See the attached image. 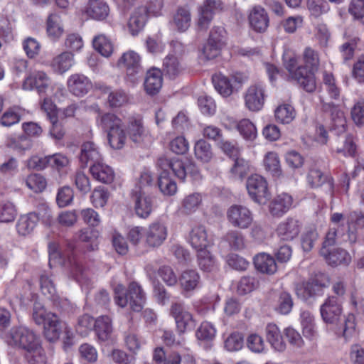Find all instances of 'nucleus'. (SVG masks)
Here are the masks:
<instances>
[{
	"label": "nucleus",
	"instance_id": "c03bdc74",
	"mask_svg": "<svg viewBox=\"0 0 364 364\" xmlns=\"http://www.w3.org/2000/svg\"><path fill=\"white\" fill-rule=\"evenodd\" d=\"M203 201L202 195L193 193L186 196L181 202V211L185 214H191L196 211Z\"/></svg>",
	"mask_w": 364,
	"mask_h": 364
},
{
	"label": "nucleus",
	"instance_id": "a18cd8bd",
	"mask_svg": "<svg viewBox=\"0 0 364 364\" xmlns=\"http://www.w3.org/2000/svg\"><path fill=\"white\" fill-rule=\"evenodd\" d=\"M182 66L176 56L168 55L164 59L163 70L165 75L170 78L177 77L182 72Z\"/></svg>",
	"mask_w": 364,
	"mask_h": 364
},
{
	"label": "nucleus",
	"instance_id": "338daca9",
	"mask_svg": "<svg viewBox=\"0 0 364 364\" xmlns=\"http://www.w3.org/2000/svg\"><path fill=\"white\" fill-rule=\"evenodd\" d=\"M76 188L83 195L87 194L91 189L89 177L82 171H77L73 176Z\"/></svg>",
	"mask_w": 364,
	"mask_h": 364
},
{
	"label": "nucleus",
	"instance_id": "f704fd0d",
	"mask_svg": "<svg viewBox=\"0 0 364 364\" xmlns=\"http://www.w3.org/2000/svg\"><path fill=\"white\" fill-rule=\"evenodd\" d=\"M76 236L80 242L87 244L86 246L87 251H95L98 249V231L87 228H83L77 232Z\"/></svg>",
	"mask_w": 364,
	"mask_h": 364
},
{
	"label": "nucleus",
	"instance_id": "a211bd4d",
	"mask_svg": "<svg viewBox=\"0 0 364 364\" xmlns=\"http://www.w3.org/2000/svg\"><path fill=\"white\" fill-rule=\"evenodd\" d=\"M301 57L304 63L301 66L304 67L306 74L309 75L308 73H310L312 75L314 92L316 88L314 72L318 70L320 64L318 53L311 47L308 46L304 48Z\"/></svg>",
	"mask_w": 364,
	"mask_h": 364
},
{
	"label": "nucleus",
	"instance_id": "412c9836",
	"mask_svg": "<svg viewBox=\"0 0 364 364\" xmlns=\"http://www.w3.org/2000/svg\"><path fill=\"white\" fill-rule=\"evenodd\" d=\"M93 329L100 341H109L113 333L112 318L108 316H98L94 322Z\"/></svg>",
	"mask_w": 364,
	"mask_h": 364
},
{
	"label": "nucleus",
	"instance_id": "e2e57ef3",
	"mask_svg": "<svg viewBox=\"0 0 364 364\" xmlns=\"http://www.w3.org/2000/svg\"><path fill=\"white\" fill-rule=\"evenodd\" d=\"M25 357L28 364L46 363V358L40 344L33 347L32 349L26 350Z\"/></svg>",
	"mask_w": 364,
	"mask_h": 364
},
{
	"label": "nucleus",
	"instance_id": "37998d69",
	"mask_svg": "<svg viewBox=\"0 0 364 364\" xmlns=\"http://www.w3.org/2000/svg\"><path fill=\"white\" fill-rule=\"evenodd\" d=\"M331 228L336 230V235L343 241H348L350 244H355L358 240L357 230L349 223L347 226L343 223L337 225H333Z\"/></svg>",
	"mask_w": 364,
	"mask_h": 364
},
{
	"label": "nucleus",
	"instance_id": "4468645a",
	"mask_svg": "<svg viewBox=\"0 0 364 364\" xmlns=\"http://www.w3.org/2000/svg\"><path fill=\"white\" fill-rule=\"evenodd\" d=\"M80 166L86 168L103 161L97 146L92 141L84 142L80 147L79 155Z\"/></svg>",
	"mask_w": 364,
	"mask_h": 364
},
{
	"label": "nucleus",
	"instance_id": "72a5a7b5",
	"mask_svg": "<svg viewBox=\"0 0 364 364\" xmlns=\"http://www.w3.org/2000/svg\"><path fill=\"white\" fill-rule=\"evenodd\" d=\"M73 63V54L70 51H65L53 58L50 65L55 72L63 74L68 71Z\"/></svg>",
	"mask_w": 364,
	"mask_h": 364
},
{
	"label": "nucleus",
	"instance_id": "bb28decb",
	"mask_svg": "<svg viewBox=\"0 0 364 364\" xmlns=\"http://www.w3.org/2000/svg\"><path fill=\"white\" fill-rule=\"evenodd\" d=\"M83 12L90 18L102 21L108 16L109 9L108 5L101 0H90Z\"/></svg>",
	"mask_w": 364,
	"mask_h": 364
},
{
	"label": "nucleus",
	"instance_id": "c756f323",
	"mask_svg": "<svg viewBox=\"0 0 364 364\" xmlns=\"http://www.w3.org/2000/svg\"><path fill=\"white\" fill-rule=\"evenodd\" d=\"M265 331L267 341L275 350L282 352L286 349V343L276 324L268 323Z\"/></svg>",
	"mask_w": 364,
	"mask_h": 364
},
{
	"label": "nucleus",
	"instance_id": "c9c22d12",
	"mask_svg": "<svg viewBox=\"0 0 364 364\" xmlns=\"http://www.w3.org/2000/svg\"><path fill=\"white\" fill-rule=\"evenodd\" d=\"M307 182L311 188L321 187L325 183H328L330 189L333 187V183L331 178L323 173L320 169L311 168L307 174Z\"/></svg>",
	"mask_w": 364,
	"mask_h": 364
},
{
	"label": "nucleus",
	"instance_id": "ddd939ff",
	"mask_svg": "<svg viewBox=\"0 0 364 364\" xmlns=\"http://www.w3.org/2000/svg\"><path fill=\"white\" fill-rule=\"evenodd\" d=\"M248 21L250 28L255 32L264 33L269 25V17L267 11L261 6H253L249 11Z\"/></svg>",
	"mask_w": 364,
	"mask_h": 364
},
{
	"label": "nucleus",
	"instance_id": "5701e85b",
	"mask_svg": "<svg viewBox=\"0 0 364 364\" xmlns=\"http://www.w3.org/2000/svg\"><path fill=\"white\" fill-rule=\"evenodd\" d=\"M163 84L161 71L159 69L153 68L146 72L144 87L146 92L150 95L157 94Z\"/></svg>",
	"mask_w": 364,
	"mask_h": 364
},
{
	"label": "nucleus",
	"instance_id": "f03ea898",
	"mask_svg": "<svg viewBox=\"0 0 364 364\" xmlns=\"http://www.w3.org/2000/svg\"><path fill=\"white\" fill-rule=\"evenodd\" d=\"M114 293L116 304L122 308H124L129 304L133 311L139 312L146 304V294L141 286L136 282L129 283L127 291L122 284L116 285L114 288Z\"/></svg>",
	"mask_w": 364,
	"mask_h": 364
},
{
	"label": "nucleus",
	"instance_id": "a19ab883",
	"mask_svg": "<svg viewBox=\"0 0 364 364\" xmlns=\"http://www.w3.org/2000/svg\"><path fill=\"white\" fill-rule=\"evenodd\" d=\"M173 21L178 31H186L191 25V16L190 11L185 7H179L173 15Z\"/></svg>",
	"mask_w": 364,
	"mask_h": 364
},
{
	"label": "nucleus",
	"instance_id": "864d4df0",
	"mask_svg": "<svg viewBox=\"0 0 364 364\" xmlns=\"http://www.w3.org/2000/svg\"><path fill=\"white\" fill-rule=\"evenodd\" d=\"M265 168L274 177L279 178L282 175V169L278 155L274 152H269L264 160Z\"/></svg>",
	"mask_w": 364,
	"mask_h": 364
},
{
	"label": "nucleus",
	"instance_id": "680f3d73",
	"mask_svg": "<svg viewBox=\"0 0 364 364\" xmlns=\"http://www.w3.org/2000/svg\"><path fill=\"white\" fill-rule=\"evenodd\" d=\"M52 314L53 312L48 311L42 304L39 302L33 304L32 319L36 325L43 326L47 318L50 316Z\"/></svg>",
	"mask_w": 364,
	"mask_h": 364
},
{
	"label": "nucleus",
	"instance_id": "2eb2a0df",
	"mask_svg": "<svg viewBox=\"0 0 364 364\" xmlns=\"http://www.w3.org/2000/svg\"><path fill=\"white\" fill-rule=\"evenodd\" d=\"M320 312L325 323L336 324L340 319L342 309L336 297L329 296L321 306Z\"/></svg>",
	"mask_w": 364,
	"mask_h": 364
},
{
	"label": "nucleus",
	"instance_id": "3c124183",
	"mask_svg": "<svg viewBox=\"0 0 364 364\" xmlns=\"http://www.w3.org/2000/svg\"><path fill=\"white\" fill-rule=\"evenodd\" d=\"M153 184V177L149 172H144L135 188L132 190V194L149 196V190Z\"/></svg>",
	"mask_w": 364,
	"mask_h": 364
},
{
	"label": "nucleus",
	"instance_id": "9b49d317",
	"mask_svg": "<svg viewBox=\"0 0 364 364\" xmlns=\"http://www.w3.org/2000/svg\"><path fill=\"white\" fill-rule=\"evenodd\" d=\"M146 245L152 248L161 246L168 235L166 226L159 222H154L143 232Z\"/></svg>",
	"mask_w": 364,
	"mask_h": 364
},
{
	"label": "nucleus",
	"instance_id": "f257e3e1",
	"mask_svg": "<svg viewBox=\"0 0 364 364\" xmlns=\"http://www.w3.org/2000/svg\"><path fill=\"white\" fill-rule=\"evenodd\" d=\"M157 164L163 171L159 177L158 185L160 191L164 195L173 196L177 191L176 182L168 176L169 169L182 181H185L188 175L194 179L198 178L200 176L198 168L196 164L188 159L185 161L179 159H168L166 156H161L158 159Z\"/></svg>",
	"mask_w": 364,
	"mask_h": 364
},
{
	"label": "nucleus",
	"instance_id": "6e6552de",
	"mask_svg": "<svg viewBox=\"0 0 364 364\" xmlns=\"http://www.w3.org/2000/svg\"><path fill=\"white\" fill-rule=\"evenodd\" d=\"M321 109L323 112L329 114L331 119V130L341 135L346 131V119L344 112L339 106L333 102H325L321 100Z\"/></svg>",
	"mask_w": 364,
	"mask_h": 364
},
{
	"label": "nucleus",
	"instance_id": "7c9ffc66",
	"mask_svg": "<svg viewBox=\"0 0 364 364\" xmlns=\"http://www.w3.org/2000/svg\"><path fill=\"white\" fill-rule=\"evenodd\" d=\"M181 289L186 292L193 291L200 286V277L198 272L193 269L183 271L178 277Z\"/></svg>",
	"mask_w": 364,
	"mask_h": 364
},
{
	"label": "nucleus",
	"instance_id": "0e129e2a",
	"mask_svg": "<svg viewBox=\"0 0 364 364\" xmlns=\"http://www.w3.org/2000/svg\"><path fill=\"white\" fill-rule=\"evenodd\" d=\"M307 7L311 14L316 18L330 10L329 4L326 0H307Z\"/></svg>",
	"mask_w": 364,
	"mask_h": 364
},
{
	"label": "nucleus",
	"instance_id": "39448f33",
	"mask_svg": "<svg viewBox=\"0 0 364 364\" xmlns=\"http://www.w3.org/2000/svg\"><path fill=\"white\" fill-rule=\"evenodd\" d=\"M117 66L125 70V80L132 85L139 82L143 74L141 58L133 50L124 53L117 61Z\"/></svg>",
	"mask_w": 364,
	"mask_h": 364
},
{
	"label": "nucleus",
	"instance_id": "dca6fc26",
	"mask_svg": "<svg viewBox=\"0 0 364 364\" xmlns=\"http://www.w3.org/2000/svg\"><path fill=\"white\" fill-rule=\"evenodd\" d=\"M320 254L324 257L326 262L331 266L348 265L351 262V256L344 249L334 248L329 250L327 248H321Z\"/></svg>",
	"mask_w": 364,
	"mask_h": 364
},
{
	"label": "nucleus",
	"instance_id": "6ab92c4d",
	"mask_svg": "<svg viewBox=\"0 0 364 364\" xmlns=\"http://www.w3.org/2000/svg\"><path fill=\"white\" fill-rule=\"evenodd\" d=\"M188 242L197 252L207 249L211 242L205 227L201 225L193 227L189 233Z\"/></svg>",
	"mask_w": 364,
	"mask_h": 364
},
{
	"label": "nucleus",
	"instance_id": "4d7b16f0",
	"mask_svg": "<svg viewBox=\"0 0 364 364\" xmlns=\"http://www.w3.org/2000/svg\"><path fill=\"white\" fill-rule=\"evenodd\" d=\"M93 47L102 56L109 57L112 51L113 46L111 41L105 36H98L93 40Z\"/></svg>",
	"mask_w": 364,
	"mask_h": 364
},
{
	"label": "nucleus",
	"instance_id": "2f4dec72",
	"mask_svg": "<svg viewBox=\"0 0 364 364\" xmlns=\"http://www.w3.org/2000/svg\"><path fill=\"white\" fill-rule=\"evenodd\" d=\"M136 214L141 218L149 216L153 208V200L149 196L132 194Z\"/></svg>",
	"mask_w": 364,
	"mask_h": 364
},
{
	"label": "nucleus",
	"instance_id": "1a4fd4ad",
	"mask_svg": "<svg viewBox=\"0 0 364 364\" xmlns=\"http://www.w3.org/2000/svg\"><path fill=\"white\" fill-rule=\"evenodd\" d=\"M127 130L129 139L136 144L142 145L151 141V136L139 116L129 118Z\"/></svg>",
	"mask_w": 364,
	"mask_h": 364
},
{
	"label": "nucleus",
	"instance_id": "a878e982",
	"mask_svg": "<svg viewBox=\"0 0 364 364\" xmlns=\"http://www.w3.org/2000/svg\"><path fill=\"white\" fill-rule=\"evenodd\" d=\"M147 19V9L144 6L136 9L128 21V28L132 36L137 35L144 27Z\"/></svg>",
	"mask_w": 364,
	"mask_h": 364
},
{
	"label": "nucleus",
	"instance_id": "f8f14e48",
	"mask_svg": "<svg viewBox=\"0 0 364 364\" xmlns=\"http://www.w3.org/2000/svg\"><path fill=\"white\" fill-rule=\"evenodd\" d=\"M245 107L252 112L260 110L264 103L265 94L264 86L256 83L250 86L244 96Z\"/></svg>",
	"mask_w": 364,
	"mask_h": 364
},
{
	"label": "nucleus",
	"instance_id": "774afa93",
	"mask_svg": "<svg viewBox=\"0 0 364 364\" xmlns=\"http://www.w3.org/2000/svg\"><path fill=\"white\" fill-rule=\"evenodd\" d=\"M7 146L16 151H23L31 147V140L25 135L11 138L7 141Z\"/></svg>",
	"mask_w": 364,
	"mask_h": 364
},
{
	"label": "nucleus",
	"instance_id": "58836bf2",
	"mask_svg": "<svg viewBox=\"0 0 364 364\" xmlns=\"http://www.w3.org/2000/svg\"><path fill=\"white\" fill-rule=\"evenodd\" d=\"M197 260L200 269L203 272H210L217 268L215 258L207 249L197 252Z\"/></svg>",
	"mask_w": 364,
	"mask_h": 364
},
{
	"label": "nucleus",
	"instance_id": "13d9d810",
	"mask_svg": "<svg viewBox=\"0 0 364 364\" xmlns=\"http://www.w3.org/2000/svg\"><path fill=\"white\" fill-rule=\"evenodd\" d=\"M17 210L14 204L10 201L0 203V223H10L15 220Z\"/></svg>",
	"mask_w": 364,
	"mask_h": 364
},
{
	"label": "nucleus",
	"instance_id": "393cba45",
	"mask_svg": "<svg viewBox=\"0 0 364 364\" xmlns=\"http://www.w3.org/2000/svg\"><path fill=\"white\" fill-rule=\"evenodd\" d=\"M90 173L94 179L102 183H111L114 178L113 169L103 161L90 167Z\"/></svg>",
	"mask_w": 364,
	"mask_h": 364
},
{
	"label": "nucleus",
	"instance_id": "49530a36",
	"mask_svg": "<svg viewBox=\"0 0 364 364\" xmlns=\"http://www.w3.org/2000/svg\"><path fill=\"white\" fill-rule=\"evenodd\" d=\"M99 124L107 134L123 127L122 119L112 113H106L102 115L100 118Z\"/></svg>",
	"mask_w": 364,
	"mask_h": 364
},
{
	"label": "nucleus",
	"instance_id": "69168bd1",
	"mask_svg": "<svg viewBox=\"0 0 364 364\" xmlns=\"http://www.w3.org/2000/svg\"><path fill=\"white\" fill-rule=\"evenodd\" d=\"M108 198L109 193L102 186L95 188L90 196L91 203L97 208L104 207L107 204Z\"/></svg>",
	"mask_w": 364,
	"mask_h": 364
},
{
	"label": "nucleus",
	"instance_id": "de8ad7c7",
	"mask_svg": "<svg viewBox=\"0 0 364 364\" xmlns=\"http://www.w3.org/2000/svg\"><path fill=\"white\" fill-rule=\"evenodd\" d=\"M24 109L19 107H12L8 109L1 116L0 124L4 127H11L21 120Z\"/></svg>",
	"mask_w": 364,
	"mask_h": 364
},
{
	"label": "nucleus",
	"instance_id": "6e6d98bb",
	"mask_svg": "<svg viewBox=\"0 0 364 364\" xmlns=\"http://www.w3.org/2000/svg\"><path fill=\"white\" fill-rule=\"evenodd\" d=\"M295 117L294 107L287 104L279 105L275 110V118L277 121L282 124L290 123Z\"/></svg>",
	"mask_w": 364,
	"mask_h": 364
},
{
	"label": "nucleus",
	"instance_id": "09e8293b",
	"mask_svg": "<svg viewBox=\"0 0 364 364\" xmlns=\"http://www.w3.org/2000/svg\"><path fill=\"white\" fill-rule=\"evenodd\" d=\"M47 33L53 40L58 39L63 33L60 17L56 14L49 15L47 20Z\"/></svg>",
	"mask_w": 364,
	"mask_h": 364
},
{
	"label": "nucleus",
	"instance_id": "e433bc0d",
	"mask_svg": "<svg viewBox=\"0 0 364 364\" xmlns=\"http://www.w3.org/2000/svg\"><path fill=\"white\" fill-rule=\"evenodd\" d=\"M154 360L156 364H181L182 357L179 353L171 351L166 353L162 348H156L154 350Z\"/></svg>",
	"mask_w": 364,
	"mask_h": 364
},
{
	"label": "nucleus",
	"instance_id": "473e14b6",
	"mask_svg": "<svg viewBox=\"0 0 364 364\" xmlns=\"http://www.w3.org/2000/svg\"><path fill=\"white\" fill-rule=\"evenodd\" d=\"M254 264L255 268L262 273L273 274L277 269L274 259L266 253L257 255L254 258Z\"/></svg>",
	"mask_w": 364,
	"mask_h": 364
},
{
	"label": "nucleus",
	"instance_id": "bf43d9fd",
	"mask_svg": "<svg viewBox=\"0 0 364 364\" xmlns=\"http://www.w3.org/2000/svg\"><path fill=\"white\" fill-rule=\"evenodd\" d=\"M107 139L110 146L114 149H121L125 144L127 135L123 127L117 130L107 134Z\"/></svg>",
	"mask_w": 364,
	"mask_h": 364
},
{
	"label": "nucleus",
	"instance_id": "5fc2aeb1",
	"mask_svg": "<svg viewBox=\"0 0 364 364\" xmlns=\"http://www.w3.org/2000/svg\"><path fill=\"white\" fill-rule=\"evenodd\" d=\"M223 240L228 242L230 246L235 250H240L245 246L243 234L236 230H229L224 235Z\"/></svg>",
	"mask_w": 364,
	"mask_h": 364
},
{
	"label": "nucleus",
	"instance_id": "4c0bfd02",
	"mask_svg": "<svg viewBox=\"0 0 364 364\" xmlns=\"http://www.w3.org/2000/svg\"><path fill=\"white\" fill-rule=\"evenodd\" d=\"M38 223V217L35 212L20 217L16 224L18 232L21 235L30 234Z\"/></svg>",
	"mask_w": 364,
	"mask_h": 364
},
{
	"label": "nucleus",
	"instance_id": "052dcab7",
	"mask_svg": "<svg viewBox=\"0 0 364 364\" xmlns=\"http://www.w3.org/2000/svg\"><path fill=\"white\" fill-rule=\"evenodd\" d=\"M358 41L359 38L354 37L343 43L339 47V51L344 63L348 62L353 58L355 50L357 48Z\"/></svg>",
	"mask_w": 364,
	"mask_h": 364
},
{
	"label": "nucleus",
	"instance_id": "603ef678",
	"mask_svg": "<svg viewBox=\"0 0 364 364\" xmlns=\"http://www.w3.org/2000/svg\"><path fill=\"white\" fill-rule=\"evenodd\" d=\"M25 183L26 186L35 193L43 191L47 186V181L45 177L39 173L28 175Z\"/></svg>",
	"mask_w": 364,
	"mask_h": 364
},
{
	"label": "nucleus",
	"instance_id": "aec40b11",
	"mask_svg": "<svg viewBox=\"0 0 364 364\" xmlns=\"http://www.w3.org/2000/svg\"><path fill=\"white\" fill-rule=\"evenodd\" d=\"M68 87L74 95L82 97L92 88V83L85 75L73 74L68 78Z\"/></svg>",
	"mask_w": 364,
	"mask_h": 364
},
{
	"label": "nucleus",
	"instance_id": "f3484780",
	"mask_svg": "<svg viewBox=\"0 0 364 364\" xmlns=\"http://www.w3.org/2000/svg\"><path fill=\"white\" fill-rule=\"evenodd\" d=\"M301 228V225L298 220L289 218L278 225L276 232L281 240L289 241L299 235Z\"/></svg>",
	"mask_w": 364,
	"mask_h": 364
},
{
	"label": "nucleus",
	"instance_id": "423d86ee",
	"mask_svg": "<svg viewBox=\"0 0 364 364\" xmlns=\"http://www.w3.org/2000/svg\"><path fill=\"white\" fill-rule=\"evenodd\" d=\"M246 188L250 198L256 203L264 204L269 198L270 193L266 179L258 174L248 177Z\"/></svg>",
	"mask_w": 364,
	"mask_h": 364
},
{
	"label": "nucleus",
	"instance_id": "ea45409f",
	"mask_svg": "<svg viewBox=\"0 0 364 364\" xmlns=\"http://www.w3.org/2000/svg\"><path fill=\"white\" fill-rule=\"evenodd\" d=\"M215 90L223 97L230 96L234 90V86L226 76L222 74H215L212 77Z\"/></svg>",
	"mask_w": 364,
	"mask_h": 364
},
{
	"label": "nucleus",
	"instance_id": "9d476101",
	"mask_svg": "<svg viewBox=\"0 0 364 364\" xmlns=\"http://www.w3.org/2000/svg\"><path fill=\"white\" fill-rule=\"evenodd\" d=\"M170 315L174 318L177 330L180 333H183L194 326L192 314L185 309L182 303H172L170 307Z\"/></svg>",
	"mask_w": 364,
	"mask_h": 364
},
{
	"label": "nucleus",
	"instance_id": "4be33fe9",
	"mask_svg": "<svg viewBox=\"0 0 364 364\" xmlns=\"http://www.w3.org/2000/svg\"><path fill=\"white\" fill-rule=\"evenodd\" d=\"M99 89L102 93L108 95L107 103L111 108L121 107L128 102V95L122 89L112 90L106 85H101Z\"/></svg>",
	"mask_w": 364,
	"mask_h": 364
},
{
	"label": "nucleus",
	"instance_id": "0eeeda50",
	"mask_svg": "<svg viewBox=\"0 0 364 364\" xmlns=\"http://www.w3.org/2000/svg\"><path fill=\"white\" fill-rule=\"evenodd\" d=\"M227 218L232 226L244 230L252 225L253 213L247 207L235 204L228 209Z\"/></svg>",
	"mask_w": 364,
	"mask_h": 364
},
{
	"label": "nucleus",
	"instance_id": "8fccbe9b",
	"mask_svg": "<svg viewBox=\"0 0 364 364\" xmlns=\"http://www.w3.org/2000/svg\"><path fill=\"white\" fill-rule=\"evenodd\" d=\"M236 129L245 140L253 141L257 137V129L248 119H242L238 122Z\"/></svg>",
	"mask_w": 364,
	"mask_h": 364
},
{
	"label": "nucleus",
	"instance_id": "c85d7f7f",
	"mask_svg": "<svg viewBox=\"0 0 364 364\" xmlns=\"http://www.w3.org/2000/svg\"><path fill=\"white\" fill-rule=\"evenodd\" d=\"M292 205V198L287 193L278 195L270 203L269 211L274 216L279 217L285 213Z\"/></svg>",
	"mask_w": 364,
	"mask_h": 364
},
{
	"label": "nucleus",
	"instance_id": "79ce46f5",
	"mask_svg": "<svg viewBox=\"0 0 364 364\" xmlns=\"http://www.w3.org/2000/svg\"><path fill=\"white\" fill-rule=\"evenodd\" d=\"M196 158L203 163H208L213 156L211 145L204 139H199L194 146Z\"/></svg>",
	"mask_w": 364,
	"mask_h": 364
},
{
	"label": "nucleus",
	"instance_id": "b1692460",
	"mask_svg": "<svg viewBox=\"0 0 364 364\" xmlns=\"http://www.w3.org/2000/svg\"><path fill=\"white\" fill-rule=\"evenodd\" d=\"M43 334L46 338L50 342H54L60 338L62 327L61 321L55 313L47 318L45 323L43 324Z\"/></svg>",
	"mask_w": 364,
	"mask_h": 364
},
{
	"label": "nucleus",
	"instance_id": "20e7f679",
	"mask_svg": "<svg viewBox=\"0 0 364 364\" xmlns=\"http://www.w3.org/2000/svg\"><path fill=\"white\" fill-rule=\"evenodd\" d=\"M4 340L9 346H18L26 351L40 344L34 331L23 326L11 328L5 333Z\"/></svg>",
	"mask_w": 364,
	"mask_h": 364
},
{
	"label": "nucleus",
	"instance_id": "cd10ccee",
	"mask_svg": "<svg viewBox=\"0 0 364 364\" xmlns=\"http://www.w3.org/2000/svg\"><path fill=\"white\" fill-rule=\"evenodd\" d=\"M49 78L43 71H34L24 81V86L36 89L39 94L46 92L49 85Z\"/></svg>",
	"mask_w": 364,
	"mask_h": 364
},
{
	"label": "nucleus",
	"instance_id": "7ed1b4c3",
	"mask_svg": "<svg viewBox=\"0 0 364 364\" xmlns=\"http://www.w3.org/2000/svg\"><path fill=\"white\" fill-rule=\"evenodd\" d=\"M283 61L285 68L287 70L289 77L297 82L298 84L306 92H314L312 75L310 73L305 72L304 67L298 65V58L291 50H285L283 53Z\"/></svg>",
	"mask_w": 364,
	"mask_h": 364
}]
</instances>
